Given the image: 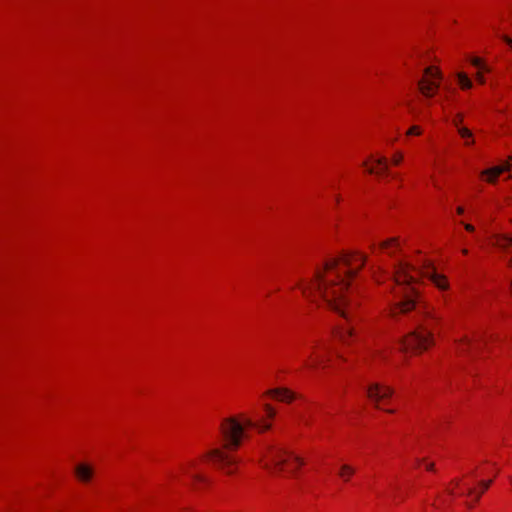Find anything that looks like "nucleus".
<instances>
[{"instance_id": "b1692460", "label": "nucleus", "mask_w": 512, "mask_h": 512, "mask_svg": "<svg viewBox=\"0 0 512 512\" xmlns=\"http://www.w3.org/2000/svg\"><path fill=\"white\" fill-rule=\"evenodd\" d=\"M415 466L417 468H424L428 472H434L435 470L434 462L429 461L427 458L417 459Z\"/></svg>"}, {"instance_id": "6ab92c4d", "label": "nucleus", "mask_w": 512, "mask_h": 512, "mask_svg": "<svg viewBox=\"0 0 512 512\" xmlns=\"http://www.w3.org/2000/svg\"><path fill=\"white\" fill-rule=\"evenodd\" d=\"M490 244L493 247L501 250H507L512 247V236L504 233H494L489 238Z\"/></svg>"}, {"instance_id": "ddd939ff", "label": "nucleus", "mask_w": 512, "mask_h": 512, "mask_svg": "<svg viewBox=\"0 0 512 512\" xmlns=\"http://www.w3.org/2000/svg\"><path fill=\"white\" fill-rule=\"evenodd\" d=\"M270 398L274 401L290 404L298 398V395L289 388L277 387L264 391L260 397L261 401Z\"/></svg>"}, {"instance_id": "bb28decb", "label": "nucleus", "mask_w": 512, "mask_h": 512, "mask_svg": "<svg viewBox=\"0 0 512 512\" xmlns=\"http://www.w3.org/2000/svg\"><path fill=\"white\" fill-rule=\"evenodd\" d=\"M459 224L463 225L464 229L469 232V233H473L475 232V226L470 224V223H466L462 220L459 221Z\"/></svg>"}, {"instance_id": "4468645a", "label": "nucleus", "mask_w": 512, "mask_h": 512, "mask_svg": "<svg viewBox=\"0 0 512 512\" xmlns=\"http://www.w3.org/2000/svg\"><path fill=\"white\" fill-rule=\"evenodd\" d=\"M96 475L95 466L89 462H78L73 468L75 480L82 485H89L93 482Z\"/></svg>"}, {"instance_id": "f8f14e48", "label": "nucleus", "mask_w": 512, "mask_h": 512, "mask_svg": "<svg viewBox=\"0 0 512 512\" xmlns=\"http://www.w3.org/2000/svg\"><path fill=\"white\" fill-rule=\"evenodd\" d=\"M365 171L377 178H385L389 175V160L386 156L377 153L370 154L363 162Z\"/></svg>"}, {"instance_id": "cd10ccee", "label": "nucleus", "mask_w": 512, "mask_h": 512, "mask_svg": "<svg viewBox=\"0 0 512 512\" xmlns=\"http://www.w3.org/2000/svg\"><path fill=\"white\" fill-rule=\"evenodd\" d=\"M502 40L512 50V37L508 35H503Z\"/></svg>"}, {"instance_id": "7ed1b4c3", "label": "nucleus", "mask_w": 512, "mask_h": 512, "mask_svg": "<svg viewBox=\"0 0 512 512\" xmlns=\"http://www.w3.org/2000/svg\"><path fill=\"white\" fill-rule=\"evenodd\" d=\"M248 429L245 413L222 418L218 426L219 444L203 452L201 459L226 476L235 475L240 465L237 452L249 438Z\"/></svg>"}, {"instance_id": "f3484780", "label": "nucleus", "mask_w": 512, "mask_h": 512, "mask_svg": "<svg viewBox=\"0 0 512 512\" xmlns=\"http://www.w3.org/2000/svg\"><path fill=\"white\" fill-rule=\"evenodd\" d=\"M356 474L357 467L355 465L348 462H342L338 465L336 475L342 483H350Z\"/></svg>"}, {"instance_id": "2f4dec72", "label": "nucleus", "mask_w": 512, "mask_h": 512, "mask_svg": "<svg viewBox=\"0 0 512 512\" xmlns=\"http://www.w3.org/2000/svg\"><path fill=\"white\" fill-rule=\"evenodd\" d=\"M335 200H336V203H340L341 202V196L340 195L336 196Z\"/></svg>"}, {"instance_id": "a878e982", "label": "nucleus", "mask_w": 512, "mask_h": 512, "mask_svg": "<svg viewBox=\"0 0 512 512\" xmlns=\"http://www.w3.org/2000/svg\"><path fill=\"white\" fill-rule=\"evenodd\" d=\"M404 160V153L401 150H396L392 153L389 162L392 166H399Z\"/></svg>"}, {"instance_id": "7c9ffc66", "label": "nucleus", "mask_w": 512, "mask_h": 512, "mask_svg": "<svg viewBox=\"0 0 512 512\" xmlns=\"http://www.w3.org/2000/svg\"><path fill=\"white\" fill-rule=\"evenodd\" d=\"M461 253L463 256H467L469 254V250L467 248H462Z\"/></svg>"}, {"instance_id": "412c9836", "label": "nucleus", "mask_w": 512, "mask_h": 512, "mask_svg": "<svg viewBox=\"0 0 512 512\" xmlns=\"http://www.w3.org/2000/svg\"><path fill=\"white\" fill-rule=\"evenodd\" d=\"M459 137L463 140V146L466 148H470L475 145V136L473 131L467 126L459 128L456 130Z\"/></svg>"}, {"instance_id": "2eb2a0df", "label": "nucleus", "mask_w": 512, "mask_h": 512, "mask_svg": "<svg viewBox=\"0 0 512 512\" xmlns=\"http://www.w3.org/2000/svg\"><path fill=\"white\" fill-rule=\"evenodd\" d=\"M511 167H512L511 163H509V161H506L501 165L494 166V167L483 170L480 173V178H481V180H483L489 184H494L497 182L500 175L503 174L504 172L509 171L511 169Z\"/></svg>"}, {"instance_id": "c85d7f7f", "label": "nucleus", "mask_w": 512, "mask_h": 512, "mask_svg": "<svg viewBox=\"0 0 512 512\" xmlns=\"http://www.w3.org/2000/svg\"><path fill=\"white\" fill-rule=\"evenodd\" d=\"M489 473L493 474V477H495L498 473V468L495 465H489L488 466Z\"/></svg>"}, {"instance_id": "9b49d317", "label": "nucleus", "mask_w": 512, "mask_h": 512, "mask_svg": "<svg viewBox=\"0 0 512 512\" xmlns=\"http://www.w3.org/2000/svg\"><path fill=\"white\" fill-rule=\"evenodd\" d=\"M442 79V72L437 66H428L417 82L418 91L423 97L431 99L437 95Z\"/></svg>"}, {"instance_id": "39448f33", "label": "nucleus", "mask_w": 512, "mask_h": 512, "mask_svg": "<svg viewBox=\"0 0 512 512\" xmlns=\"http://www.w3.org/2000/svg\"><path fill=\"white\" fill-rule=\"evenodd\" d=\"M305 457L294 450L281 446H267L261 452L260 466L272 474L298 477L306 465Z\"/></svg>"}, {"instance_id": "1a4fd4ad", "label": "nucleus", "mask_w": 512, "mask_h": 512, "mask_svg": "<svg viewBox=\"0 0 512 512\" xmlns=\"http://www.w3.org/2000/svg\"><path fill=\"white\" fill-rule=\"evenodd\" d=\"M201 463L206 464L201 459L200 455L198 458H192L184 461L179 466L180 472L190 479L191 486L196 491L203 490L210 485V478L208 474L201 469Z\"/></svg>"}, {"instance_id": "473e14b6", "label": "nucleus", "mask_w": 512, "mask_h": 512, "mask_svg": "<svg viewBox=\"0 0 512 512\" xmlns=\"http://www.w3.org/2000/svg\"><path fill=\"white\" fill-rule=\"evenodd\" d=\"M509 265L512 267V257L509 260Z\"/></svg>"}, {"instance_id": "c756f323", "label": "nucleus", "mask_w": 512, "mask_h": 512, "mask_svg": "<svg viewBox=\"0 0 512 512\" xmlns=\"http://www.w3.org/2000/svg\"><path fill=\"white\" fill-rule=\"evenodd\" d=\"M465 212V208L463 206H457L456 207V213L457 215H463Z\"/></svg>"}, {"instance_id": "5701e85b", "label": "nucleus", "mask_w": 512, "mask_h": 512, "mask_svg": "<svg viewBox=\"0 0 512 512\" xmlns=\"http://www.w3.org/2000/svg\"><path fill=\"white\" fill-rule=\"evenodd\" d=\"M464 121L465 113L462 111L456 112L451 118V124L456 130L465 127Z\"/></svg>"}, {"instance_id": "9d476101", "label": "nucleus", "mask_w": 512, "mask_h": 512, "mask_svg": "<svg viewBox=\"0 0 512 512\" xmlns=\"http://www.w3.org/2000/svg\"><path fill=\"white\" fill-rule=\"evenodd\" d=\"M261 409L255 411L252 415L245 413V421L250 428L257 430L259 433H265L273 427L277 410L270 403L262 401Z\"/></svg>"}, {"instance_id": "20e7f679", "label": "nucleus", "mask_w": 512, "mask_h": 512, "mask_svg": "<svg viewBox=\"0 0 512 512\" xmlns=\"http://www.w3.org/2000/svg\"><path fill=\"white\" fill-rule=\"evenodd\" d=\"M442 318L433 307H427L421 314L420 323L414 330L399 340V350L413 356H419L432 349L436 344L435 329Z\"/></svg>"}, {"instance_id": "393cba45", "label": "nucleus", "mask_w": 512, "mask_h": 512, "mask_svg": "<svg viewBox=\"0 0 512 512\" xmlns=\"http://www.w3.org/2000/svg\"><path fill=\"white\" fill-rule=\"evenodd\" d=\"M424 133V129L420 125H412L405 132V136L407 137H419Z\"/></svg>"}, {"instance_id": "f257e3e1", "label": "nucleus", "mask_w": 512, "mask_h": 512, "mask_svg": "<svg viewBox=\"0 0 512 512\" xmlns=\"http://www.w3.org/2000/svg\"><path fill=\"white\" fill-rule=\"evenodd\" d=\"M365 262L366 258L362 253L341 254L328 259L323 267L315 271L312 278L303 279L297 284L305 299L313 303L324 302L345 320L335 326L333 338L347 348L359 339L354 320L361 300L351 284Z\"/></svg>"}, {"instance_id": "423d86ee", "label": "nucleus", "mask_w": 512, "mask_h": 512, "mask_svg": "<svg viewBox=\"0 0 512 512\" xmlns=\"http://www.w3.org/2000/svg\"><path fill=\"white\" fill-rule=\"evenodd\" d=\"M333 355V348L327 340H317L310 346L303 366L308 370L326 369L330 366Z\"/></svg>"}, {"instance_id": "aec40b11", "label": "nucleus", "mask_w": 512, "mask_h": 512, "mask_svg": "<svg viewBox=\"0 0 512 512\" xmlns=\"http://www.w3.org/2000/svg\"><path fill=\"white\" fill-rule=\"evenodd\" d=\"M480 340L479 334H474L472 337L465 335L457 341L458 349L461 352H467L477 347V342Z\"/></svg>"}, {"instance_id": "dca6fc26", "label": "nucleus", "mask_w": 512, "mask_h": 512, "mask_svg": "<svg viewBox=\"0 0 512 512\" xmlns=\"http://www.w3.org/2000/svg\"><path fill=\"white\" fill-rule=\"evenodd\" d=\"M470 63L473 67L477 68V72L475 74L476 81L480 85H484L486 83L485 74L492 71L491 67L484 61L483 58L478 56H473L470 59Z\"/></svg>"}, {"instance_id": "f03ea898", "label": "nucleus", "mask_w": 512, "mask_h": 512, "mask_svg": "<svg viewBox=\"0 0 512 512\" xmlns=\"http://www.w3.org/2000/svg\"><path fill=\"white\" fill-rule=\"evenodd\" d=\"M422 278L428 279L441 292L450 290L448 277L438 272L430 260L422 259L418 266L408 260H402L395 265L393 274L395 284L402 287L401 298L387 305V317L398 319L416 309L419 298L417 285Z\"/></svg>"}, {"instance_id": "4be33fe9", "label": "nucleus", "mask_w": 512, "mask_h": 512, "mask_svg": "<svg viewBox=\"0 0 512 512\" xmlns=\"http://www.w3.org/2000/svg\"><path fill=\"white\" fill-rule=\"evenodd\" d=\"M456 78L462 91L470 90L473 88V82L465 72H458L456 74Z\"/></svg>"}, {"instance_id": "a211bd4d", "label": "nucleus", "mask_w": 512, "mask_h": 512, "mask_svg": "<svg viewBox=\"0 0 512 512\" xmlns=\"http://www.w3.org/2000/svg\"><path fill=\"white\" fill-rule=\"evenodd\" d=\"M402 246V239L399 236L387 238L379 243V250L388 255H395Z\"/></svg>"}, {"instance_id": "0eeeda50", "label": "nucleus", "mask_w": 512, "mask_h": 512, "mask_svg": "<svg viewBox=\"0 0 512 512\" xmlns=\"http://www.w3.org/2000/svg\"><path fill=\"white\" fill-rule=\"evenodd\" d=\"M394 393V388L384 382L373 381L368 383L365 388V394L370 404L388 414L395 413V409L388 407Z\"/></svg>"}, {"instance_id": "72a5a7b5", "label": "nucleus", "mask_w": 512, "mask_h": 512, "mask_svg": "<svg viewBox=\"0 0 512 512\" xmlns=\"http://www.w3.org/2000/svg\"><path fill=\"white\" fill-rule=\"evenodd\" d=\"M511 160H512V156H511V157H509V160H508V161L510 162Z\"/></svg>"}, {"instance_id": "6e6552de", "label": "nucleus", "mask_w": 512, "mask_h": 512, "mask_svg": "<svg viewBox=\"0 0 512 512\" xmlns=\"http://www.w3.org/2000/svg\"><path fill=\"white\" fill-rule=\"evenodd\" d=\"M493 479L481 480L475 487L471 486V479L465 477L463 479H456L450 482L447 491L450 495L459 496L467 494L470 505H474L481 495L490 487Z\"/></svg>"}]
</instances>
